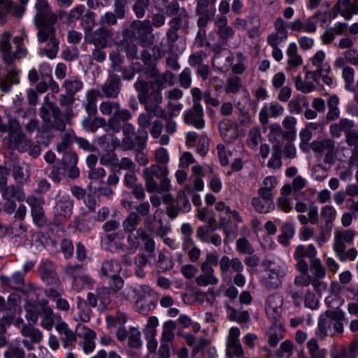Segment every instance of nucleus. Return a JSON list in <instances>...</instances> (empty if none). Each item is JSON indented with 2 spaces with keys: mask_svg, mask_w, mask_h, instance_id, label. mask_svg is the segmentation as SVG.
Instances as JSON below:
<instances>
[{
  "mask_svg": "<svg viewBox=\"0 0 358 358\" xmlns=\"http://www.w3.org/2000/svg\"><path fill=\"white\" fill-rule=\"evenodd\" d=\"M36 13L34 22L38 29L37 37L40 43H48L51 45H58L59 41L55 38L54 25L61 16L59 11L54 12L48 3H40L35 8Z\"/></svg>",
  "mask_w": 358,
  "mask_h": 358,
  "instance_id": "f257e3e1",
  "label": "nucleus"
},
{
  "mask_svg": "<svg viewBox=\"0 0 358 358\" xmlns=\"http://www.w3.org/2000/svg\"><path fill=\"white\" fill-rule=\"evenodd\" d=\"M327 304L331 309L327 310L324 314L321 315L318 322L316 335L320 338L331 336L335 332H342L344 313L337 307L341 304L337 296L332 294L325 299Z\"/></svg>",
  "mask_w": 358,
  "mask_h": 358,
  "instance_id": "f03ea898",
  "label": "nucleus"
},
{
  "mask_svg": "<svg viewBox=\"0 0 358 358\" xmlns=\"http://www.w3.org/2000/svg\"><path fill=\"white\" fill-rule=\"evenodd\" d=\"M123 227L127 237L125 239L119 233H105L101 235V245L102 248L110 252L117 250L131 253L134 248V213L131 212L128 217L123 222Z\"/></svg>",
  "mask_w": 358,
  "mask_h": 358,
  "instance_id": "7ed1b4c3",
  "label": "nucleus"
},
{
  "mask_svg": "<svg viewBox=\"0 0 358 358\" xmlns=\"http://www.w3.org/2000/svg\"><path fill=\"white\" fill-rule=\"evenodd\" d=\"M169 169L166 166L152 165L144 169L143 178L145 180V186L148 191L150 192H165L163 196L164 201L170 202L172 197L169 192L171 190V185L170 180L167 178Z\"/></svg>",
  "mask_w": 358,
  "mask_h": 358,
  "instance_id": "20e7f679",
  "label": "nucleus"
},
{
  "mask_svg": "<svg viewBox=\"0 0 358 358\" xmlns=\"http://www.w3.org/2000/svg\"><path fill=\"white\" fill-rule=\"evenodd\" d=\"M24 309L25 317L29 322L36 324L40 317L41 319V326L48 331L52 329L55 321L59 322L60 320V317L55 314L50 307H45L43 310H39L38 302L34 299L28 300L24 305Z\"/></svg>",
  "mask_w": 358,
  "mask_h": 358,
  "instance_id": "39448f33",
  "label": "nucleus"
},
{
  "mask_svg": "<svg viewBox=\"0 0 358 358\" xmlns=\"http://www.w3.org/2000/svg\"><path fill=\"white\" fill-rule=\"evenodd\" d=\"M287 271L286 264L280 259L268 261L267 269L264 271L262 278L268 288H278L281 285L282 279Z\"/></svg>",
  "mask_w": 358,
  "mask_h": 358,
  "instance_id": "423d86ee",
  "label": "nucleus"
},
{
  "mask_svg": "<svg viewBox=\"0 0 358 358\" xmlns=\"http://www.w3.org/2000/svg\"><path fill=\"white\" fill-rule=\"evenodd\" d=\"M50 94L45 96V103L40 110V116L47 126L62 131L66 127V120L59 108L52 103L48 102Z\"/></svg>",
  "mask_w": 358,
  "mask_h": 358,
  "instance_id": "0eeeda50",
  "label": "nucleus"
},
{
  "mask_svg": "<svg viewBox=\"0 0 358 358\" xmlns=\"http://www.w3.org/2000/svg\"><path fill=\"white\" fill-rule=\"evenodd\" d=\"M73 209V202L70 196L64 192L59 191L54 206V214L59 222L69 219Z\"/></svg>",
  "mask_w": 358,
  "mask_h": 358,
  "instance_id": "6e6552de",
  "label": "nucleus"
},
{
  "mask_svg": "<svg viewBox=\"0 0 358 358\" xmlns=\"http://www.w3.org/2000/svg\"><path fill=\"white\" fill-rule=\"evenodd\" d=\"M78 336L81 338L83 340L80 342V345L83 349V351L86 354L92 353L96 347L95 332L87 328L86 326L79 324L76 329Z\"/></svg>",
  "mask_w": 358,
  "mask_h": 358,
  "instance_id": "1a4fd4ad",
  "label": "nucleus"
},
{
  "mask_svg": "<svg viewBox=\"0 0 358 358\" xmlns=\"http://www.w3.org/2000/svg\"><path fill=\"white\" fill-rule=\"evenodd\" d=\"M332 10L334 16L339 14L345 20H350L354 15L358 14V3L352 0H338Z\"/></svg>",
  "mask_w": 358,
  "mask_h": 358,
  "instance_id": "9d476101",
  "label": "nucleus"
},
{
  "mask_svg": "<svg viewBox=\"0 0 358 358\" xmlns=\"http://www.w3.org/2000/svg\"><path fill=\"white\" fill-rule=\"evenodd\" d=\"M355 232L352 229H342L334 232L333 249L335 252L345 250L346 245L353 243Z\"/></svg>",
  "mask_w": 358,
  "mask_h": 358,
  "instance_id": "9b49d317",
  "label": "nucleus"
},
{
  "mask_svg": "<svg viewBox=\"0 0 358 358\" xmlns=\"http://www.w3.org/2000/svg\"><path fill=\"white\" fill-rule=\"evenodd\" d=\"M311 148L315 152L325 154V162L331 163L334 159V141L331 139L314 141L311 143Z\"/></svg>",
  "mask_w": 358,
  "mask_h": 358,
  "instance_id": "f8f14e48",
  "label": "nucleus"
},
{
  "mask_svg": "<svg viewBox=\"0 0 358 358\" xmlns=\"http://www.w3.org/2000/svg\"><path fill=\"white\" fill-rule=\"evenodd\" d=\"M83 270L80 265H69L66 268V273L73 278V286L80 289L89 287L92 285V280L87 275H78Z\"/></svg>",
  "mask_w": 358,
  "mask_h": 358,
  "instance_id": "ddd939ff",
  "label": "nucleus"
},
{
  "mask_svg": "<svg viewBox=\"0 0 358 358\" xmlns=\"http://www.w3.org/2000/svg\"><path fill=\"white\" fill-rule=\"evenodd\" d=\"M320 83V77L317 71L307 72L305 80L299 76L295 81V86L298 90L304 93H308L313 91L317 84Z\"/></svg>",
  "mask_w": 358,
  "mask_h": 358,
  "instance_id": "4468645a",
  "label": "nucleus"
},
{
  "mask_svg": "<svg viewBox=\"0 0 358 358\" xmlns=\"http://www.w3.org/2000/svg\"><path fill=\"white\" fill-rule=\"evenodd\" d=\"M284 111V107L278 103H267L264 105L259 111V120L262 124H266L268 117L277 118L281 116Z\"/></svg>",
  "mask_w": 358,
  "mask_h": 358,
  "instance_id": "2eb2a0df",
  "label": "nucleus"
},
{
  "mask_svg": "<svg viewBox=\"0 0 358 358\" xmlns=\"http://www.w3.org/2000/svg\"><path fill=\"white\" fill-rule=\"evenodd\" d=\"M151 117L148 114H142L138 117V121L140 129L138 131V136H136V148L143 150L145 148L148 138V132L145 130L150 124Z\"/></svg>",
  "mask_w": 358,
  "mask_h": 358,
  "instance_id": "dca6fc26",
  "label": "nucleus"
},
{
  "mask_svg": "<svg viewBox=\"0 0 358 358\" xmlns=\"http://www.w3.org/2000/svg\"><path fill=\"white\" fill-rule=\"evenodd\" d=\"M55 328L62 336L63 347L68 349L73 348L78 334L70 329L68 324L64 322H57Z\"/></svg>",
  "mask_w": 358,
  "mask_h": 358,
  "instance_id": "f3484780",
  "label": "nucleus"
},
{
  "mask_svg": "<svg viewBox=\"0 0 358 358\" xmlns=\"http://www.w3.org/2000/svg\"><path fill=\"white\" fill-rule=\"evenodd\" d=\"M38 271L42 280L47 285L58 283L59 278L55 272V266L51 261L45 260L42 262Z\"/></svg>",
  "mask_w": 358,
  "mask_h": 358,
  "instance_id": "a211bd4d",
  "label": "nucleus"
},
{
  "mask_svg": "<svg viewBox=\"0 0 358 358\" xmlns=\"http://www.w3.org/2000/svg\"><path fill=\"white\" fill-rule=\"evenodd\" d=\"M203 110L200 103H194L192 110L185 116V122L194 125L197 129H203L205 122L203 118Z\"/></svg>",
  "mask_w": 358,
  "mask_h": 358,
  "instance_id": "6ab92c4d",
  "label": "nucleus"
},
{
  "mask_svg": "<svg viewBox=\"0 0 358 358\" xmlns=\"http://www.w3.org/2000/svg\"><path fill=\"white\" fill-rule=\"evenodd\" d=\"M274 27L275 32L268 37V43L270 45H278L287 37L286 22L282 18L278 17L274 22Z\"/></svg>",
  "mask_w": 358,
  "mask_h": 358,
  "instance_id": "aec40b11",
  "label": "nucleus"
},
{
  "mask_svg": "<svg viewBox=\"0 0 358 358\" xmlns=\"http://www.w3.org/2000/svg\"><path fill=\"white\" fill-rule=\"evenodd\" d=\"M221 275L225 278L231 269L233 272L241 273L244 266L238 258L229 259L227 256H223L220 261Z\"/></svg>",
  "mask_w": 358,
  "mask_h": 358,
  "instance_id": "412c9836",
  "label": "nucleus"
},
{
  "mask_svg": "<svg viewBox=\"0 0 358 358\" xmlns=\"http://www.w3.org/2000/svg\"><path fill=\"white\" fill-rule=\"evenodd\" d=\"M215 24L217 27V35L223 42L234 36V29L228 25V20L224 15H218L215 19Z\"/></svg>",
  "mask_w": 358,
  "mask_h": 358,
  "instance_id": "4be33fe9",
  "label": "nucleus"
},
{
  "mask_svg": "<svg viewBox=\"0 0 358 358\" xmlns=\"http://www.w3.org/2000/svg\"><path fill=\"white\" fill-rule=\"evenodd\" d=\"M132 115L129 110L127 109H119L111 117L108 122V127L115 132H119L122 129V123H127V121L131 120Z\"/></svg>",
  "mask_w": 358,
  "mask_h": 358,
  "instance_id": "5701e85b",
  "label": "nucleus"
},
{
  "mask_svg": "<svg viewBox=\"0 0 358 358\" xmlns=\"http://www.w3.org/2000/svg\"><path fill=\"white\" fill-rule=\"evenodd\" d=\"M136 28L138 31L139 43L144 45H150L153 43L154 36L152 34V26L150 21L136 22Z\"/></svg>",
  "mask_w": 358,
  "mask_h": 358,
  "instance_id": "b1692460",
  "label": "nucleus"
},
{
  "mask_svg": "<svg viewBox=\"0 0 358 358\" xmlns=\"http://www.w3.org/2000/svg\"><path fill=\"white\" fill-rule=\"evenodd\" d=\"M0 46V51L2 53V57L7 64L11 63L14 59H22L27 55V50L24 46Z\"/></svg>",
  "mask_w": 358,
  "mask_h": 358,
  "instance_id": "393cba45",
  "label": "nucleus"
},
{
  "mask_svg": "<svg viewBox=\"0 0 358 358\" xmlns=\"http://www.w3.org/2000/svg\"><path fill=\"white\" fill-rule=\"evenodd\" d=\"M154 75L157 76L155 79V84L157 86L158 91L155 92L156 103H161L162 101V96L160 90L167 85H173L174 84L175 76L171 72H166L162 75H158V72L155 70Z\"/></svg>",
  "mask_w": 358,
  "mask_h": 358,
  "instance_id": "a878e982",
  "label": "nucleus"
},
{
  "mask_svg": "<svg viewBox=\"0 0 358 358\" xmlns=\"http://www.w3.org/2000/svg\"><path fill=\"white\" fill-rule=\"evenodd\" d=\"M124 185L131 189V192H124L122 198V205L127 210L132 208L133 201L131 194H134V171L129 170L124 176Z\"/></svg>",
  "mask_w": 358,
  "mask_h": 358,
  "instance_id": "bb28decb",
  "label": "nucleus"
},
{
  "mask_svg": "<svg viewBox=\"0 0 358 358\" xmlns=\"http://www.w3.org/2000/svg\"><path fill=\"white\" fill-rule=\"evenodd\" d=\"M220 131L222 138L228 142L236 139L238 136L236 124L229 120H225L220 122Z\"/></svg>",
  "mask_w": 358,
  "mask_h": 358,
  "instance_id": "cd10ccee",
  "label": "nucleus"
},
{
  "mask_svg": "<svg viewBox=\"0 0 358 358\" xmlns=\"http://www.w3.org/2000/svg\"><path fill=\"white\" fill-rule=\"evenodd\" d=\"M252 205L255 210L260 213H267L274 208L273 198L265 195L255 197L252 201Z\"/></svg>",
  "mask_w": 358,
  "mask_h": 358,
  "instance_id": "c85d7f7f",
  "label": "nucleus"
},
{
  "mask_svg": "<svg viewBox=\"0 0 358 358\" xmlns=\"http://www.w3.org/2000/svg\"><path fill=\"white\" fill-rule=\"evenodd\" d=\"M165 13L168 16H175L172 19H178L180 23L182 20L188 17V13L184 7H180L176 0L169 2L165 8Z\"/></svg>",
  "mask_w": 358,
  "mask_h": 358,
  "instance_id": "c756f323",
  "label": "nucleus"
},
{
  "mask_svg": "<svg viewBox=\"0 0 358 358\" xmlns=\"http://www.w3.org/2000/svg\"><path fill=\"white\" fill-rule=\"evenodd\" d=\"M355 126L354 122L348 119H341L338 122L332 124L329 127V133L334 138H339L342 132L349 131Z\"/></svg>",
  "mask_w": 358,
  "mask_h": 358,
  "instance_id": "7c9ffc66",
  "label": "nucleus"
},
{
  "mask_svg": "<svg viewBox=\"0 0 358 358\" xmlns=\"http://www.w3.org/2000/svg\"><path fill=\"white\" fill-rule=\"evenodd\" d=\"M120 90V79L117 76H111L108 83L101 85L100 94L106 97H115Z\"/></svg>",
  "mask_w": 358,
  "mask_h": 358,
  "instance_id": "2f4dec72",
  "label": "nucleus"
},
{
  "mask_svg": "<svg viewBox=\"0 0 358 358\" xmlns=\"http://www.w3.org/2000/svg\"><path fill=\"white\" fill-rule=\"evenodd\" d=\"M215 209L220 212V217L222 220V224L227 222H239V217L236 212L231 209L222 201H219L215 204Z\"/></svg>",
  "mask_w": 358,
  "mask_h": 358,
  "instance_id": "473e14b6",
  "label": "nucleus"
},
{
  "mask_svg": "<svg viewBox=\"0 0 358 358\" xmlns=\"http://www.w3.org/2000/svg\"><path fill=\"white\" fill-rule=\"evenodd\" d=\"M100 93L94 90L86 92L85 100L83 105L89 115H94L97 112L96 101Z\"/></svg>",
  "mask_w": 358,
  "mask_h": 358,
  "instance_id": "72a5a7b5",
  "label": "nucleus"
},
{
  "mask_svg": "<svg viewBox=\"0 0 358 358\" xmlns=\"http://www.w3.org/2000/svg\"><path fill=\"white\" fill-rule=\"evenodd\" d=\"M282 306V298L278 294H273L267 299L266 313L268 315L275 317L278 315Z\"/></svg>",
  "mask_w": 358,
  "mask_h": 358,
  "instance_id": "f704fd0d",
  "label": "nucleus"
},
{
  "mask_svg": "<svg viewBox=\"0 0 358 358\" xmlns=\"http://www.w3.org/2000/svg\"><path fill=\"white\" fill-rule=\"evenodd\" d=\"M227 60L231 63V70L236 74L243 73L248 66L247 58L241 53H238L232 57H228Z\"/></svg>",
  "mask_w": 358,
  "mask_h": 358,
  "instance_id": "c9c22d12",
  "label": "nucleus"
},
{
  "mask_svg": "<svg viewBox=\"0 0 358 358\" xmlns=\"http://www.w3.org/2000/svg\"><path fill=\"white\" fill-rule=\"evenodd\" d=\"M124 138L122 143V148L124 150H131L134 148V141L133 138L134 134V127L131 123H124L122 124Z\"/></svg>",
  "mask_w": 358,
  "mask_h": 358,
  "instance_id": "e433bc0d",
  "label": "nucleus"
},
{
  "mask_svg": "<svg viewBox=\"0 0 358 358\" xmlns=\"http://www.w3.org/2000/svg\"><path fill=\"white\" fill-rule=\"evenodd\" d=\"M325 54L322 51H318L310 59L312 64L316 67L317 73H330L331 68L328 63L324 62Z\"/></svg>",
  "mask_w": 358,
  "mask_h": 358,
  "instance_id": "4c0bfd02",
  "label": "nucleus"
},
{
  "mask_svg": "<svg viewBox=\"0 0 358 358\" xmlns=\"http://www.w3.org/2000/svg\"><path fill=\"white\" fill-rule=\"evenodd\" d=\"M85 8L83 5H78L69 10V13L59 10L60 15L66 16V23L68 24H73L80 19H82V16L85 13Z\"/></svg>",
  "mask_w": 358,
  "mask_h": 358,
  "instance_id": "58836bf2",
  "label": "nucleus"
},
{
  "mask_svg": "<svg viewBox=\"0 0 358 358\" xmlns=\"http://www.w3.org/2000/svg\"><path fill=\"white\" fill-rule=\"evenodd\" d=\"M278 184V179L274 176L266 177L258 189L259 195H265L273 198V189Z\"/></svg>",
  "mask_w": 358,
  "mask_h": 358,
  "instance_id": "ea45409f",
  "label": "nucleus"
},
{
  "mask_svg": "<svg viewBox=\"0 0 358 358\" xmlns=\"http://www.w3.org/2000/svg\"><path fill=\"white\" fill-rule=\"evenodd\" d=\"M121 270V266L117 260L110 259L102 264L100 275L105 277H111L117 275Z\"/></svg>",
  "mask_w": 358,
  "mask_h": 358,
  "instance_id": "a19ab883",
  "label": "nucleus"
},
{
  "mask_svg": "<svg viewBox=\"0 0 358 358\" xmlns=\"http://www.w3.org/2000/svg\"><path fill=\"white\" fill-rule=\"evenodd\" d=\"M1 196L3 199H15L20 201L25 199V194L22 189L14 185H10L2 189Z\"/></svg>",
  "mask_w": 358,
  "mask_h": 358,
  "instance_id": "79ce46f5",
  "label": "nucleus"
},
{
  "mask_svg": "<svg viewBox=\"0 0 358 358\" xmlns=\"http://www.w3.org/2000/svg\"><path fill=\"white\" fill-rule=\"evenodd\" d=\"M75 138V133L73 130H66L62 135L61 141L57 145V151L64 155L69 152L70 145Z\"/></svg>",
  "mask_w": 358,
  "mask_h": 358,
  "instance_id": "37998d69",
  "label": "nucleus"
},
{
  "mask_svg": "<svg viewBox=\"0 0 358 358\" xmlns=\"http://www.w3.org/2000/svg\"><path fill=\"white\" fill-rule=\"evenodd\" d=\"M316 248L312 244L307 246L302 245L297 246L294 254L295 259H304V257H308L312 260L316 259Z\"/></svg>",
  "mask_w": 358,
  "mask_h": 358,
  "instance_id": "c03bdc74",
  "label": "nucleus"
},
{
  "mask_svg": "<svg viewBox=\"0 0 358 358\" xmlns=\"http://www.w3.org/2000/svg\"><path fill=\"white\" fill-rule=\"evenodd\" d=\"M334 65L336 67L343 68L342 76L347 84L346 88L349 89L350 85L354 81L355 72L353 69L350 67H344L345 65V61L344 60V58L341 57L336 59Z\"/></svg>",
  "mask_w": 358,
  "mask_h": 358,
  "instance_id": "a18cd8bd",
  "label": "nucleus"
},
{
  "mask_svg": "<svg viewBox=\"0 0 358 358\" xmlns=\"http://www.w3.org/2000/svg\"><path fill=\"white\" fill-rule=\"evenodd\" d=\"M308 106V102L305 96H298L289 101L288 110L290 113L300 114Z\"/></svg>",
  "mask_w": 358,
  "mask_h": 358,
  "instance_id": "49530a36",
  "label": "nucleus"
},
{
  "mask_svg": "<svg viewBox=\"0 0 358 358\" xmlns=\"http://www.w3.org/2000/svg\"><path fill=\"white\" fill-rule=\"evenodd\" d=\"M176 324L172 320L166 321L163 324L160 343H170L174 338Z\"/></svg>",
  "mask_w": 358,
  "mask_h": 358,
  "instance_id": "de8ad7c7",
  "label": "nucleus"
},
{
  "mask_svg": "<svg viewBox=\"0 0 358 358\" xmlns=\"http://www.w3.org/2000/svg\"><path fill=\"white\" fill-rule=\"evenodd\" d=\"M306 345L309 355L311 358H326L327 350L320 348L316 339H310Z\"/></svg>",
  "mask_w": 358,
  "mask_h": 358,
  "instance_id": "09e8293b",
  "label": "nucleus"
},
{
  "mask_svg": "<svg viewBox=\"0 0 358 358\" xmlns=\"http://www.w3.org/2000/svg\"><path fill=\"white\" fill-rule=\"evenodd\" d=\"M64 86L67 94L74 95L83 89V83L78 78H69L64 81Z\"/></svg>",
  "mask_w": 358,
  "mask_h": 358,
  "instance_id": "8fccbe9b",
  "label": "nucleus"
},
{
  "mask_svg": "<svg viewBox=\"0 0 358 358\" xmlns=\"http://www.w3.org/2000/svg\"><path fill=\"white\" fill-rule=\"evenodd\" d=\"M141 241L143 244L144 245L145 249L147 252V255L145 256H143V259L141 261V264H145L149 262L152 259H155V255H153V252L155 250V242L152 238L145 236L143 238H141Z\"/></svg>",
  "mask_w": 358,
  "mask_h": 358,
  "instance_id": "3c124183",
  "label": "nucleus"
},
{
  "mask_svg": "<svg viewBox=\"0 0 358 358\" xmlns=\"http://www.w3.org/2000/svg\"><path fill=\"white\" fill-rule=\"evenodd\" d=\"M112 36L113 33L110 30L105 28H99L94 33L93 43L99 45L110 43Z\"/></svg>",
  "mask_w": 358,
  "mask_h": 358,
  "instance_id": "603ef678",
  "label": "nucleus"
},
{
  "mask_svg": "<svg viewBox=\"0 0 358 358\" xmlns=\"http://www.w3.org/2000/svg\"><path fill=\"white\" fill-rule=\"evenodd\" d=\"M21 333L23 336L29 337L33 343H39L43 338L42 332L32 325H24Z\"/></svg>",
  "mask_w": 358,
  "mask_h": 358,
  "instance_id": "864d4df0",
  "label": "nucleus"
},
{
  "mask_svg": "<svg viewBox=\"0 0 358 358\" xmlns=\"http://www.w3.org/2000/svg\"><path fill=\"white\" fill-rule=\"evenodd\" d=\"M117 338L122 343L127 344L131 348L134 347V331L131 328L129 331L124 327L119 328L117 331Z\"/></svg>",
  "mask_w": 358,
  "mask_h": 358,
  "instance_id": "5fc2aeb1",
  "label": "nucleus"
},
{
  "mask_svg": "<svg viewBox=\"0 0 358 358\" xmlns=\"http://www.w3.org/2000/svg\"><path fill=\"white\" fill-rule=\"evenodd\" d=\"M294 227L292 223H285L281 229V234L278 236V242L282 245H287L288 241L294 235Z\"/></svg>",
  "mask_w": 358,
  "mask_h": 358,
  "instance_id": "6e6d98bb",
  "label": "nucleus"
},
{
  "mask_svg": "<svg viewBox=\"0 0 358 358\" xmlns=\"http://www.w3.org/2000/svg\"><path fill=\"white\" fill-rule=\"evenodd\" d=\"M216 0H199L195 8L196 15H215V10L210 9L209 6H213Z\"/></svg>",
  "mask_w": 358,
  "mask_h": 358,
  "instance_id": "4d7b16f0",
  "label": "nucleus"
},
{
  "mask_svg": "<svg viewBox=\"0 0 358 358\" xmlns=\"http://www.w3.org/2000/svg\"><path fill=\"white\" fill-rule=\"evenodd\" d=\"M337 215L336 208L329 205L324 206L320 210V218L326 224L332 223Z\"/></svg>",
  "mask_w": 358,
  "mask_h": 358,
  "instance_id": "13d9d810",
  "label": "nucleus"
},
{
  "mask_svg": "<svg viewBox=\"0 0 358 358\" xmlns=\"http://www.w3.org/2000/svg\"><path fill=\"white\" fill-rule=\"evenodd\" d=\"M104 124L105 120L101 117L95 118L94 120H92L90 117H86L82 122L83 128L86 131L91 132L96 131L99 127H101Z\"/></svg>",
  "mask_w": 358,
  "mask_h": 358,
  "instance_id": "bf43d9fd",
  "label": "nucleus"
},
{
  "mask_svg": "<svg viewBox=\"0 0 358 358\" xmlns=\"http://www.w3.org/2000/svg\"><path fill=\"white\" fill-rule=\"evenodd\" d=\"M218 263V256L212 253L206 255L205 261L201 264V269L203 273H214L213 266Z\"/></svg>",
  "mask_w": 358,
  "mask_h": 358,
  "instance_id": "052dcab7",
  "label": "nucleus"
},
{
  "mask_svg": "<svg viewBox=\"0 0 358 358\" xmlns=\"http://www.w3.org/2000/svg\"><path fill=\"white\" fill-rule=\"evenodd\" d=\"M182 24L178 19H171L170 28L167 32V38L171 43H175L179 38L178 31L182 27Z\"/></svg>",
  "mask_w": 358,
  "mask_h": 358,
  "instance_id": "680f3d73",
  "label": "nucleus"
},
{
  "mask_svg": "<svg viewBox=\"0 0 358 358\" xmlns=\"http://www.w3.org/2000/svg\"><path fill=\"white\" fill-rule=\"evenodd\" d=\"M297 120L296 119L291 115L286 116L282 120V126L285 129V132L287 136H295L296 132Z\"/></svg>",
  "mask_w": 358,
  "mask_h": 358,
  "instance_id": "e2e57ef3",
  "label": "nucleus"
},
{
  "mask_svg": "<svg viewBox=\"0 0 358 358\" xmlns=\"http://www.w3.org/2000/svg\"><path fill=\"white\" fill-rule=\"evenodd\" d=\"M159 325L158 319L156 317H150L145 326L144 334L146 338H155L157 336V327Z\"/></svg>",
  "mask_w": 358,
  "mask_h": 358,
  "instance_id": "0e129e2a",
  "label": "nucleus"
},
{
  "mask_svg": "<svg viewBox=\"0 0 358 358\" xmlns=\"http://www.w3.org/2000/svg\"><path fill=\"white\" fill-rule=\"evenodd\" d=\"M244 351L240 342L226 344L227 358H233L234 357H241Z\"/></svg>",
  "mask_w": 358,
  "mask_h": 358,
  "instance_id": "69168bd1",
  "label": "nucleus"
},
{
  "mask_svg": "<svg viewBox=\"0 0 358 358\" xmlns=\"http://www.w3.org/2000/svg\"><path fill=\"white\" fill-rule=\"evenodd\" d=\"M196 282L199 286H207L208 285H216L218 282L217 278L213 273H204L196 278Z\"/></svg>",
  "mask_w": 358,
  "mask_h": 358,
  "instance_id": "338daca9",
  "label": "nucleus"
},
{
  "mask_svg": "<svg viewBox=\"0 0 358 358\" xmlns=\"http://www.w3.org/2000/svg\"><path fill=\"white\" fill-rule=\"evenodd\" d=\"M287 53L290 66L296 67L302 64V58L296 53V46H289Z\"/></svg>",
  "mask_w": 358,
  "mask_h": 358,
  "instance_id": "774afa93",
  "label": "nucleus"
}]
</instances>
